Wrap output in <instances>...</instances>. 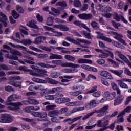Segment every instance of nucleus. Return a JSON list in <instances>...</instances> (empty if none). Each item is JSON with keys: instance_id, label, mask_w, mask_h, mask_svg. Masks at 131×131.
I'll return each instance as SVG.
<instances>
[{"instance_id": "f257e3e1", "label": "nucleus", "mask_w": 131, "mask_h": 131, "mask_svg": "<svg viewBox=\"0 0 131 131\" xmlns=\"http://www.w3.org/2000/svg\"><path fill=\"white\" fill-rule=\"evenodd\" d=\"M52 63L54 64L55 65H60L62 67H70L71 68L74 69H70V73H76L78 71L77 69L80 67V65L70 63V62H64L62 60H52Z\"/></svg>"}, {"instance_id": "f03ea898", "label": "nucleus", "mask_w": 131, "mask_h": 131, "mask_svg": "<svg viewBox=\"0 0 131 131\" xmlns=\"http://www.w3.org/2000/svg\"><path fill=\"white\" fill-rule=\"evenodd\" d=\"M19 99V97L17 95L13 94L11 95L8 98L7 101L6 102L7 105H9L10 106H8V108L9 110H18L20 109V106L23 105V103L21 102L17 103H12V101H16Z\"/></svg>"}, {"instance_id": "7ed1b4c3", "label": "nucleus", "mask_w": 131, "mask_h": 131, "mask_svg": "<svg viewBox=\"0 0 131 131\" xmlns=\"http://www.w3.org/2000/svg\"><path fill=\"white\" fill-rule=\"evenodd\" d=\"M108 110H109V105H106L100 110H95L93 112L88 114L83 117L82 120H86L91 116L94 115V113H99L98 114V117H102V116H104V115L107 114V111Z\"/></svg>"}, {"instance_id": "20e7f679", "label": "nucleus", "mask_w": 131, "mask_h": 131, "mask_svg": "<svg viewBox=\"0 0 131 131\" xmlns=\"http://www.w3.org/2000/svg\"><path fill=\"white\" fill-rule=\"evenodd\" d=\"M7 58H8V59H13V60H15V61H18L19 63L21 64H23V65H24L25 63H28V64H31L32 65H36V63H35L33 61H34V58L33 57H31L28 56L27 54L24 55V58H25L27 59H24V61L22 60H19L18 59V57L17 56H12L9 54L6 55Z\"/></svg>"}, {"instance_id": "39448f33", "label": "nucleus", "mask_w": 131, "mask_h": 131, "mask_svg": "<svg viewBox=\"0 0 131 131\" xmlns=\"http://www.w3.org/2000/svg\"><path fill=\"white\" fill-rule=\"evenodd\" d=\"M4 49H5L4 50H1L0 51V56H2L3 55L2 53H9V51L7 50H8L10 51L11 54L13 55V56H19V57H21L22 54L20 53V52L17 51V50H14L12 49L9 46L7 45H5L3 46Z\"/></svg>"}, {"instance_id": "423d86ee", "label": "nucleus", "mask_w": 131, "mask_h": 131, "mask_svg": "<svg viewBox=\"0 0 131 131\" xmlns=\"http://www.w3.org/2000/svg\"><path fill=\"white\" fill-rule=\"evenodd\" d=\"M95 51L99 53H100L101 54L99 55V58H101L102 59H105V58H108L109 56L112 59H114V55L113 53L108 50H105V52H107L108 53L106 52H104L103 50L99 49H95Z\"/></svg>"}, {"instance_id": "0eeeda50", "label": "nucleus", "mask_w": 131, "mask_h": 131, "mask_svg": "<svg viewBox=\"0 0 131 131\" xmlns=\"http://www.w3.org/2000/svg\"><path fill=\"white\" fill-rule=\"evenodd\" d=\"M13 117L8 114L2 115L0 117V122L2 123H10L13 122Z\"/></svg>"}, {"instance_id": "6e6552de", "label": "nucleus", "mask_w": 131, "mask_h": 131, "mask_svg": "<svg viewBox=\"0 0 131 131\" xmlns=\"http://www.w3.org/2000/svg\"><path fill=\"white\" fill-rule=\"evenodd\" d=\"M47 73L48 72L46 70L43 69H38V72H34L33 71L31 70L30 72V74L32 75V76H36V77H42V76H47Z\"/></svg>"}, {"instance_id": "1a4fd4ad", "label": "nucleus", "mask_w": 131, "mask_h": 131, "mask_svg": "<svg viewBox=\"0 0 131 131\" xmlns=\"http://www.w3.org/2000/svg\"><path fill=\"white\" fill-rule=\"evenodd\" d=\"M45 29L48 31H51L53 33H47L46 34L49 35V36H62L63 33L62 32H59L55 31V29L48 26L44 27Z\"/></svg>"}, {"instance_id": "9d476101", "label": "nucleus", "mask_w": 131, "mask_h": 131, "mask_svg": "<svg viewBox=\"0 0 131 131\" xmlns=\"http://www.w3.org/2000/svg\"><path fill=\"white\" fill-rule=\"evenodd\" d=\"M115 55H117V56H118L119 58L124 61L125 63H126L127 65L131 68V62L127 59L126 57H125L121 52L118 51H116L115 53Z\"/></svg>"}, {"instance_id": "9b49d317", "label": "nucleus", "mask_w": 131, "mask_h": 131, "mask_svg": "<svg viewBox=\"0 0 131 131\" xmlns=\"http://www.w3.org/2000/svg\"><path fill=\"white\" fill-rule=\"evenodd\" d=\"M23 105H27V104H30V105H38L39 102L35 98L33 97H29L28 101H23Z\"/></svg>"}, {"instance_id": "f8f14e48", "label": "nucleus", "mask_w": 131, "mask_h": 131, "mask_svg": "<svg viewBox=\"0 0 131 131\" xmlns=\"http://www.w3.org/2000/svg\"><path fill=\"white\" fill-rule=\"evenodd\" d=\"M27 25L29 27H30L31 28H34L33 31L34 32H38V31L39 30V28L37 25H36V21L35 20H31L29 21Z\"/></svg>"}, {"instance_id": "ddd939ff", "label": "nucleus", "mask_w": 131, "mask_h": 131, "mask_svg": "<svg viewBox=\"0 0 131 131\" xmlns=\"http://www.w3.org/2000/svg\"><path fill=\"white\" fill-rule=\"evenodd\" d=\"M96 33L98 35L97 38L98 39H101L102 40H104V41H107V42H113V40L108 37L104 36V34L100 33L99 32H96Z\"/></svg>"}, {"instance_id": "4468645a", "label": "nucleus", "mask_w": 131, "mask_h": 131, "mask_svg": "<svg viewBox=\"0 0 131 131\" xmlns=\"http://www.w3.org/2000/svg\"><path fill=\"white\" fill-rule=\"evenodd\" d=\"M124 101V96L119 95L114 100V105L115 106H117L118 105H120L122 102Z\"/></svg>"}, {"instance_id": "2eb2a0df", "label": "nucleus", "mask_w": 131, "mask_h": 131, "mask_svg": "<svg viewBox=\"0 0 131 131\" xmlns=\"http://www.w3.org/2000/svg\"><path fill=\"white\" fill-rule=\"evenodd\" d=\"M83 107H85V109H93L97 107V102H96L95 99H93L90 101L89 103H88Z\"/></svg>"}, {"instance_id": "dca6fc26", "label": "nucleus", "mask_w": 131, "mask_h": 131, "mask_svg": "<svg viewBox=\"0 0 131 131\" xmlns=\"http://www.w3.org/2000/svg\"><path fill=\"white\" fill-rule=\"evenodd\" d=\"M36 65L42 67V68H56V65H51L48 63H45L43 62H38L36 63Z\"/></svg>"}, {"instance_id": "f3484780", "label": "nucleus", "mask_w": 131, "mask_h": 131, "mask_svg": "<svg viewBox=\"0 0 131 131\" xmlns=\"http://www.w3.org/2000/svg\"><path fill=\"white\" fill-rule=\"evenodd\" d=\"M73 23L74 24H75V25H77V26H79V27H82L86 29V30H88L89 32H91V29L89 27H88V26H86L85 24H82V23H81L80 21L75 20L73 22Z\"/></svg>"}, {"instance_id": "a211bd4d", "label": "nucleus", "mask_w": 131, "mask_h": 131, "mask_svg": "<svg viewBox=\"0 0 131 131\" xmlns=\"http://www.w3.org/2000/svg\"><path fill=\"white\" fill-rule=\"evenodd\" d=\"M53 27L54 28L60 29V30H61L62 31H68V30H69V28L65 25H54Z\"/></svg>"}, {"instance_id": "6ab92c4d", "label": "nucleus", "mask_w": 131, "mask_h": 131, "mask_svg": "<svg viewBox=\"0 0 131 131\" xmlns=\"http://www.w3.org/2000/svg\"><path fill=\"white\" fill-rule=\"evenodd\" d=\"M100 75L102 77H105L107 79H113V77L109 72L106 71H102L100 72Z\"/></svg>"}, {"instance_id": "aec40b11", "label": "nucleus", "mask_w": 131, "mask_h": 131, "mask_svg": "<svg viewBox=\"0 0 131 131\" xmlns=\"http://www.w3.org/2000/svg\"><path fill=\"white\" fill-rule=\"evenodd\" d=\"M32 115L34 117H40V118H45L47 117V113H40L38 112H33L32 113Z\"/></svg>"}, {"instance_id": "412c9836", "label": "nucleus", "mask_w": 131, "mask_h": 131, "mask_svg": "<svg viewBox=\"0 0 131 131\" xmlns=\"http://www.w3.org/2000/svg\"><path fill=\"white\" fill-rule=\"evenodd\" d=\"M8 45L11 47H12V48H15V49H21L23 51H25V52H26L27 53V52H29V51H27V49L26 48V47L23 46H21L17 44H13L11 42L9 43Z\"/></svg>"}, {"instance_id": "4be33fe9", "label": "nucleus", "mask_w": 131, "mask_h": 131, "mask_svg": "<svg viewBox=\"0 0 131 131\" xmlns=\"http://www.w3.org/2000/svg\"><path fill=\"white\" fill-rule=\"evenodd\" d=\"M114 18L115 20H116V21H120V20H121L122 21H123V22H124V23H126V24H127V20L124 19V17H120L117 13H115L114 14Z\"/></svg>"}, {"instance_id": "5701e85b", "label": "nucleus", "mask_w": 131, "mask_h": 131, "mask_svg": "<svg viewBox=\"0 0 131 131\" xmlns=\"http://www.w3.org/2000/svg\"><path fill=\"white\" fill-rule=\"evenodd\" d=\"M60 90H62L61 87H56L52 88L51 89H49L46 92H44V94H55L57 92H59Z\"/></svg>"}, {"instance_id": "b1692460", "label": "nucleus", "mask_w": 131, "mask_h": 131, "mask_svg": "<svg viewBox=\"0 0 131 131\" xmlns=\"http://www.w3.org/2000/svg\"><path fill=\"white\" fill-rule=\"evenodd\" d=\"M108 34H113V35H114V38H115V39H117V40H119V41L122 39V38L123 37L122 35L117 33L116 32H108Z\"/></svg>"}, {"instance_id": "393cba45", "label": "nucleus", "mask_w": 131, "mask_h": 131, "mask_svg": "<svg viewBox=\"0 0 131 131\" xmlns=\"http://www.w3.org/2000/svg\"><path fill=\"white\" fill-rule=\"evenodd\" d=\"M63 56L62 55L51 53L50 56V60H62Z\"/></svg>"}, {"instance_id": "a878e982", "label": "nucleus", "mask_w": 131, "mask_h": 131, "mask_svg": "<svg viewBox=\"0 0 131 131\" xmlns=\"http://www.w3.org/2000/svg\"><path fill=\"white\" fill-rule=\"evenodd\" d=\"M79 64H93V61L90 59L81 58L78 60Z\"/></svg>"}, {"instance_id": "bb28decb", "label": "nucleus", "mask_w": 131, "mask_h": 131, "mask_svg": "<svg viewBox=\"0 0 131 131\" xmlns=\"http://www.w3.org/2000/svg\"><path fill=\"white\" fill-rule=\"evenodd\" d=\"M110 71L115 74V75H117L119 77H122V73H123V71L121 70H110Z\"/></svg>"}, {"instance_id": "cd10ccee", "label": "nucleus", "mask_w": 131, "mask_h": 131, "mask_svg": "<svg viewBox=\"0 0 131 131\" xmlns=\"http://www.w3.org/2000/svg\"><path fill=\"white\" fill-rule=\"evenodd\" d=\"M43 40H46V37L43 36L38 37L35 39L33 43L35 45H38L42 42Z\"/></svg>"}, {"instance_id": "c85d7f7f", "label": "nucleus", "mask_w": 131, "mask_h": 131, "mask_svg": "<svg viewBox=\"0 0 131 131\" xmlns=\"http://www.w3.org/2000/svg\"><path fill=\"white\" fill-rule=\"evenodd\" d=\"M118 84L120 86V88H122V89H128V86L127 84L124 83V81L123 79L118 80L117 81Z\"/></svg>"}, {"instance_id": "c756f323", "label": "nucleus", "mask_w": 131, "mask_h": 131, "mask_svg": "<svg viewBox=\"0 0 131 131\" xmlns=\"http://www.w3.org/2000/svg\"><path fill=\"white\" fill-rule=\"evenodd\" d=\"M46 83H50V84H58L59 82L56 81L54 79H52L50 78H47L45 79Z\"/></svg>"}, {"instance_id": "7c9ffc66", "label": "nucleus", "mask_w": 131, "mask_h": 131, "mask_svg": "<svg viewBox=\"0 0 131 131\" xmlns=\"http://www.w3.org/2000/svg\"><path fill=\"white\" fill-rule=\"evenodd\" d=\"M54 17L52 16L48 17L47 19V25L49 26H53V23H54Z\"/></svg>"}, {"instance_id": "2f4dec72", "label": "nucleus", "mask_w": 131, "mask_h": 131, "mask_svg": "<svg viewBox=\"0 0 131 131\" xmlns=\"http://www.w3.org/2000/svg\"><path fill=\"white\" fill-rule=\"evenodd\" d=\"M59 114V111L54 110L49 112L48 116L50 117H54L57 116Z\"/></svg>"}, {"instance_id": "473e14b6", "label": "nucleus", "mask_w": 131, "mask_h": 131, "mask_svg": "<svg viewBox=\"0 0 131 131\" xmlns=\"http://www.w3.org/2000/svg\"><path fill=\"white\" fill-rule=\"evenodd\" d=\"M32 81H34V82H36L37 83H46L45 80L43 79H40L38 78H32Z\"/></svg>"}, {"instance_id": "72a5a7b5", "label": "nucleus", "mask_w": 131, "mask_h": 131, "mask_svg": "<svg viewBox=\"0 0 131 131\" xmlns=\"http://www.w3.org/2000/svg\"><path fill=\"white\" fill-rule=\"evenodd\" d=\"M80 47H81V48H77V50H78L79 51V50H81V51H80L81 53H83L84 52L89 53V52H90V50H89V49H89V47H86L83 45H81Z\"/></svg>"}, {"instance_id": "f704fd0d", "label": "nucleus", "mask_w": 131, "mask_h": 131, "mask_svg": "<svg viewBox=\"0 0 131 131\" xmlns=\"http://www.w3.org/2000/svg\"><path fill=\"white\" fill-rule=\"evenodd\" d=\"M115 97H116V93L115 92L111 93L110 95L106 97L107 101H112V100L115 98Z\"/></svg>"}, {"instance_id": "c9c22d12", "label": "nucleus", "mask_w": 131, "mask_h": 131, "mask_svg": "<svg viewBox=\"0 0 131 131\" xmlns=\"http://www.w3.org/2000/svg\"><path fill=\"white\" fill-rule=\"evenodd\" d=\"M85 107H76L74 108L71 111V113H75V112H78L79 111H83L84 110Z\"/></svg>"}, {"instance_id": "e433bc0d", "label": "nucleus", "mask_w": 131, "mask_h": 131, "mask_svg": "<svg viewBox=\"0 0 131 131\" xmlns=\"http://www.w3.org/2000/svg\"><path fill=\"white\" fill-rule=\"evenodd\" d=\"M108 118L109 116H106L102 119L103 126H105V125H108V124H109V120H108Z\"/></svg>"}, {"instance_id": "4c0bfd02", "label": "nucleus", "mask_w": 131, "mask_h": 131, "mask_svg": "<svg viewBox=\"0 0 131 131\" xmlns=\"http://www.w3.org/2000/svg\"><path fill=\"white\" fill-rule=\"evenodd\" d=\"M5 21H8V17L3 12H0V22H5Z\"/></svg>"}, {"instance_id": "58836bf2", "label": "nucleus", "mask_w": 131, "mask_h": 131, "mask_svg": "<svg viewBox=\"0 0 131 131\" xmlns=\"http://www.w3.org/2000/svg\"><path fill=\"white\" fill-rule=\"evenodd\" d=\"M32 43H33V42L31 41L29 39L22 40V44L24 46H30L32 45Z\"/></svg>"}, {"instance_id": "ea45409f", "label": "nucleus", "mask_w": 131, "mask_h": 131, "mask_svg": "<svg viewBox=\"0 0 131 131\" xmlns=\"http://www.w3.org/2000/svg\"><path fill=\"white\" fill-rule=\"evenodd\" d=\"M66 40H68V41H70V42H72L73 43H74L75 45H79V42H78V39L77 40H75L74 39H72L70 37H67L66 38Z\"/></svg>"}, {"instance_id": "a19ab883", "label": "nucleus", "mask_w": 131, "mask_h": 131, "mask_svg": "<svg viewBox=\"0 0 131 131\" xmlns=\"http://www.w3.org/2000/svg\"><path fill=\"white\" fill-rule=\"evenodd\" d=\"M64 59L66 60H68V61H70L71 62H73L75 60L74 57L70 55H67L64 56Z\"/></svg>"}, {"instance_id": "79ce46f5", "label": "nucleus", "mask_w": 131, "mask_h": 131, "mask_svg": "<svg viewBox=\"0 0 131 131\" xmlns=\"http://www.w3.org/2000/svg\"><path fill=\"white\" fill-rule=\"evenodd\" d=\"M82 93L81 91H75V92H70L69 93L70 95L72 97H77L79 95H80Z\"/></svg>"}, {"instance_id": "37998d69", "label": "nucleus", "mask_w": 131, "mask_h": 131, "mask_svg": "<svg viewBox=\"0 0 131 131\" xmlns=\"http://www.w3.org/2000/svg\"><path fill=\"white\" fill-rule=\"evenodd\" d=\"M48 57L49 55L46 53L38 54L37 55V58H38V59H45L46 58H48Z\"/></svg>"}, {"instance_id": "c03bdc74", "label": "nucleus", "mask_w": 131, "mask_h": 131, "mask_svg": "<svg viewBox=\"0 0 131 131\" xmlns=\"http://www.w3.org/2000/svg\"><path fill=\"white\" fill-rule=\"evenodd\" d=\"M5 90L7 92H9V93H12V92H15V89L14 88H12V86H6L5 87Z\"/></svg>"}, {"instance_id": "a18cd8bd", "label": "nucleus", "mask_w": 131, "mask_h": 131, "mask_svg": "<svg viewBox=\"0 0 131 131\" xmlns=\"http://www.w3.org/2000/svg\"><path fill=\"white\" fill-rule=\"evenodd\" d=\"M56 98V95H47L45 96V99L47 100H54Z\"/></svg>"}, {"instance_id": "49530a36", "label": "nucleus", "mask_w": 131, "mask_h": 131, "mask_svg": "<svg viewBox=\"0 0 131 131\" xmlns=\"http://www.w3.org/2000/svg\"><path fill=\"white\" fill-rule=\"evenodd\" d=\"M61 72H55L51 74V76L52 78H58L61 75Z\"/></svg>"}, {"instance_id": "de8ad7c7", "label": "nucleus", "mask_w": 131, "mask_h": 131, "mask_svg": "<svg viewBox=\"0 0 131 131\" xmlns=\"http://www.w3.org/2000/svg\"><path fill=\"white\" fill-rule=\"evenodd\" d=\"M78 42H81L82 43H84L85 45H91L92 42L90 41L85 39H78Z\"/></svg>"}, {"instance_id": "09e8293b", "label": "nucleus", "mask_w": 131, "mask_h": 131, "mask_svg": "<svg viewBox=\"0 0 131 131\" xmlns=\"http://www.w3.org/2000/svg\"><path fill=\"white\" fill-rule=\"evenodd\" d=\"M16 10L18 12V13H20L21 14L24 13V9H23V7L20 6L19 5H16Z\"/></svg>"}, {"instance_id": "8fccbe9b", "label": "nucleus", "mask_w": 131, "mask_h": 131, "mask_svg": "<svg viewBox=\"0 0 131 131\" xmlns=\"http://www.w3.org/2000/svg\"><path fill=\"white\" fill-rule=\"evenodd\" d=\"M74 5L76 8H80L81 7V2L79 0H75Z\"/></svg>"}, {"instance_id": "3c124183", "label": "nucleus", "mask_w": 131, "mask_h": 131, "mask_svg": "<svg viewBox=\"0 0 131 131\" xmlns=\"http://www.w3.org/2000/svg\"><path fill=\"white\" fill-rule=\"evenodd\" d=\"M12 15L14 19H18L19 17H20V14H18L17 11H16L15 10L12 11Z\"/></svg>"}, {"instance_id": "603ef678", "label": "nucleus", "mask_w": 131, "mask_h": 131, "mask_svg": "<svg viewBox=\"0 0 131 131\" xmlns=\"http://www.w3.org/2000/svg\"><path fill=\"white\" fill-rule=\"evenodd\" d=\"M29 49H30V50H32V51H34L35 52H37L38 53H42V51L40 49L37 48H35L32 46H30L29 47Z\"/></svg>"}, {"instance_id": "864d4df0", "label": "nucleus", "mask_w": 131, "mask_h": 131, "mask_svg": "<svg viewBox=\"0 0 131 131\" xmlns=\"http://www.w3.org/2000/svg\"><path fill=\"white\" fill-rule=\"evenodd\" d=\"M83 34L86 38H88V39H92V35H91V33H88L85 31H83Z\"/></svg>"}, {"instance_id": "5fc2aeb1", "label": "nucleus", "mask_w": 131, "mask_h": 131, "mask_svg": "<svg viewBox=\"0 0 131 131\" xmlns=\"http://www.w3.org/2000/svg\"><path fill=\"white\" fill-rule=\"evenodd\" d=\"M56 6L60 7H67V4H66V2H59L56 3Z\"/></svg>"}, {"instance_id": "6e6d98bb", "label": "nucleus", "mask_w": 131, "mask_h": 131, "mask_svg": "<svg viewBox=\"0 0 131 131\" xmlns=\"http://www.w3.org/2000/svg\"><path fill=\"white\" fill-rule=\"evenodd\" d=\"M91 79H97V77H96V76H94L92 74H89L86 78V81H90V80H91Z\"/></svg>"}, {"instance_id": "4d7b16f0", "label": "nucleus", "mask_w": 131, "mask_h": 131, "mask_svg": "<svg viewBox=\"0 0 131 131\" xmlns=\"http://www.w3.org/2000/svg\"><path fill=\"white\" fill-rule=\"evenodd\" d=\"M88 9H89V5L88 4H84L83 7L80 8V10L82 12H84L85 11H87Z\"/></svg>"}, {"instance_id": "13d9d810", "label": "nucleus", "mask_w": 131, "mask_h": 131, "mask_svg": "<svg viewBox=\"0 0 131 131\" xmlns=\"http://www.w3.org/2000/svg\"><path fill=\"white\" fill-rule=\"evenodd\" d=\"M99 10L101 11V12H104V11H105L106 10V6L104 5H98V6Z\"/></svg>"}, {"instance_id": "bf43d9fd", "label": "nucleus", "mask_w": 131, "mask_h": 131, "mask_svg": "<svg viewBox=\"0 0 131 131\" xmlns=\"http://www.w3.org/2000/svg\"><path fill=\"white\" fill-rule=\"evenodd\" d=\"M123 115H124V114H122L121 113L118 116V119L119 122H123V121H124V119H123Z\"/></svg>"}, {"instance_id": "052dcab7", "label": "nucleus", "mask_w": 131, "mask_h": 131, "mask_svg": "<svg viewBox=\"0 0 131 131\" xmlns=\"http://www.w3.org/2000/svg\"><path fill=\"white\" fill-rule=\"evenodd\" d=\"M56 105H47L46 106V110H47L48 111H49L50 110H54V109H55V108H56Z\"/></svg>"}, {"instance_id": "680f3d73", "label": "nucleus", "mask_w": 131, "mask_h": 131, "mask_svg": "<svg viewBox=\"0 0 131 131\" xmlns=\"http://www.w3.org/2000/svg\"><path fill=\"white\" fill-rule=\"evenodd\" d=\"M21 78L19 76H15L12 77L8 78V80H20Z\"/></svg>"}, {"instance_id": "e2e57ef3", "label": "nucleus", "mask_w": 131, "mask_h": 131, "mask_svg": "<svg viewBox=\"0 0 131 131\" xmlns=\"http://www.w3.org/2000/svg\"><path fill=\"white\" fill-rule=\"evenodd\" d=\"M40 49H41V50H43V51H46V52H51L52 51V49H50V48L47 47L46 46H40Z\"/></svg>"}, {"instance_id": "0e129e2a", "label": "nucleus", "mask_w": 131, "mask_h": 131, "mask_svg": "<svg viewBox=\"0 0 131 131\" xmlns=\"http://www.w3.org/2000/svg\"><path fill=\"white\" fill-rule=\"evenodd\" d=\"M91 26L94 29H99V25L95 21H93L91 23Z\"/></svg>"}, {"instance_id": "69168bd1", "label": "nucleus", "mask_w": 131, "mask_h": 131, "mask_svg": "<svg viewBox=\"0 0 131 131\" xmlns=\"http://www.w3.org/2000/svg\"><path fill=\"white\" fill-rule=\"evenodd\" d=\"M131 111V106H127L124 111L121 112V114H125V112L128 113Z\"/></svg>"}, {"instance_id": "338daca9", "label": "nucleus", "mask_w": 131, "mask_h": 131, "mask_svg": "<svg viewBox=\"0 0 131 131\" xmlns=\"http://www.w3.org/2000/svg\"><path fill=\"white\" fill-rule=\"evenodd\" d=\"M93 97L95 98H99V97H101V92L100 91L95 92L93 94Z\"/></svg>"}, {"instance_id": "774afa93", "label": "nucleus", "mask_w": 131, "mask_h": 131, "mask_svg": "<svg viewBox=\"0 0 131 131\" xmlns=\"http://www.w3.org/2000/svg\"><path fill=\"white\" fill-rule=\"evenodd\" d=\"M11 84L16 88H21V82L20 81L12 83Z\"/></svg>"}]
</instances>
